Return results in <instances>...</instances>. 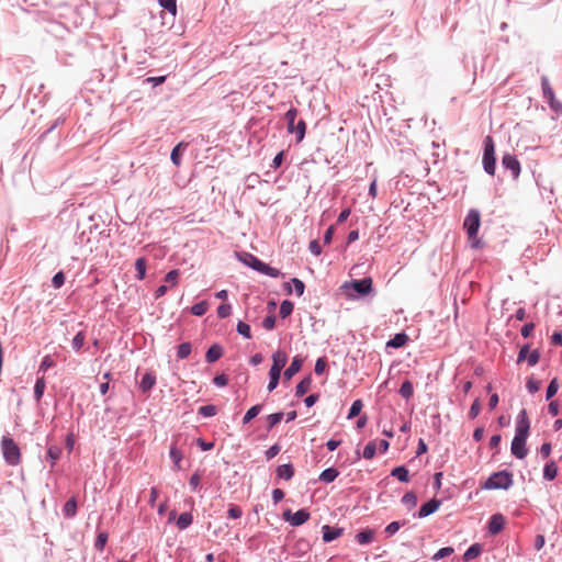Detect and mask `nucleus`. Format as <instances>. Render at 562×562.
<instances>
[{"label": "nucleus", "instance_id": "40", "mask_svg": "<svg viewBox=\"0 0 562 562\" xmlns=\"http://www.w3.org/2000/svg\"><path fill=\"white\" fill-rule=\"evenodd\" d=\"M293 134L296 135V143H301L306 134V123L304 120H299L293 127Z\"/></svg>", "mask_w": 562, "mask_h": 562}, {"label": "nucleus", "instance_id": "58", "mask_svg": "<svg viewBox=\"0 0 562 562\" xmlns=\"http://www.w3.org/2000/svg\"><path fill=\"white\" fill-rule=\"evenodd\" d=\"M291 283L293 285L294 292L297 296H302L305 291L304 282L299 278H292Z\"/></svg>", "mask_w": 562, "mask_h": 562}, {"label": "nucleus", "instance_id": "42", "mask_svg": "<svg viewBox=\"0 0 562 562\" xmlns=\"http://www.w3.org/2000/svg\"><path fill=\"white\" fill-rule=\"evenodd\" d=\"M284 417L283 412H277L269 414L267 416V429L271 430L273 427H276Z\"/></svg>", "mask_w": 562, "mask_h": 562}, {"label": "nucleus", "instance_id": "17", "mask_svg": "<svg viewBox=\"0 0 562 562\" xmlns=\"http://www.w3.org/2000/svg\"><path fill=\"white\" fill-rule=\"evenodd\" d=\"M224 349L220 344L211 345L205 352V361L207 363H214L222 358Z\"/></svg>", "mask_w": 562, "mask_h": 562}, {"label": "nucleus", "instance_id": "16", "mask_svg": "<svg viewBox=\"0 0 562 562\" xmlns=\"http://www.w3.org/2000/svg\"><path fill=\"white\" fill-rule=\"evenodd\" d=\"M408 335L405 331H400L386 341V347L400 349L403 348L408 342Z\"/></svg>", "mask_w": 562, "mask_h": 562}, {"label": "nucleus", "instance_id": "35", "mask_svg": "<svg viewBox=\"0 0 562 562\" xmlns=\"http://www.w3.org/2000/svg\"><path fill=\"white\" fill-rule=\"evenodd\" d=\"M169 457L173 461V465L177 470L181 469V461H182V453L180 450H178L176 445H171L169 450Z\"/></svg>", "mask_w": 562, "mask_h": 562}, {"label": "nucleus", "instance_id": "52", "mask_svg": "<svg viewBox=\"0 0 562 562\" xmlns=\"http://www.w3.org/2000/svg\"><path fill=\"white\" fill-rule=\"evenodd\" d=\"M452 547H442L440 548L431 558L432 561H439L443 558H447L453 553Z\"/></svg>", "mask_w": 562, "mask_h": 562}, {"label": "nucleus", "instance_id": "21", "mask_svg": "<svg viewBox=\"0 0 562 562\" xmlns=\"http://www.w3.org/2000/svg\"><path fill=\"white\" fill-rule=\"evenodd\" d=\"M61 452V448L55 445L47 448L45 458L52 468L55 467L57 461L60 459Z\"/></svg>", "mask_w": 562, "mask_h": 562}, {"label": "nucleus", "instance_id": "19", "mask_svg": "<svg viewBox=\"0 0 562 562\" xmlns=\"http://www.w3.org/2000/svg\"><path fill=\"white\" fill-rule=\"evenodd\" d=\"M188 143L180 142L171 150L170 159L176 167H179L182 161V154L187 149Z\"/></svg>", "mask_w": 562, "mask_h": 562}, {"label": "nucleus", "instance_id": "26", "mask_svg": "<svg viewBox=\"0 0 562 562\" xmlns=\"http://www.w3.org/2000/svg\"><path fill=\"white\" fill-rule=\"evenodd\" d=\"M541 90H542L543 99L547 102L553 101V99H555V93H554L547 76L541 77Z\"/></svg>", "mask_w": 562, "mask_h": 562}, {"label": "nucleus", "instance_id": "10", "mask_svg": "<svg viewBox=\"0 0 562 562\" xmlns=\"http://www.w3.org/2000/svg\"><path fill=\"white\" fill-rule=\"evenodd\" d=\"M235 256L238 259V261H240L243 265H245L246 267H248L259 273L263 269L265 261H262L261 259H259L257 256L252 255L251 252L236 251Z\"/></svg>", "mask_w": 562, "mask_h": 562}, {"label": "nucleus", "instance_id": "14", "mask_svg": "<svg viewBox=\"0 0 562 562\" xmlns=\"http://www.w3.org/2000/svg\"><path fill=\"white\" fill-rule=\"evenodd\" d=\"M344 533V528L341 527H333L329 525H324L322 527V538L325 543H329L336 539H338Z\"/></svg>", "mask_w": 562, "mask_h": 562}, {"label": "nucleus", "instance_id": "3", "mask_svg": "<svg viewBox=\"0 0 562 562\" xmlns=\"http://www.w3.org/2000/svg\"><path fill=\"white\" fill-rule=\"evenodd\" d=\"M480 226L481 213L476 209H471L463 221V229L465 231L470 246L473 249H480L483 246L481 238L477 237Z\"/></svg>", "mask_w": 562, "mask_h": 562}, {"label": "nucleus", "instance_id": "43", "mask_svg": "<svg viewBox=\"0 0 562 562\" xmlns=\"http://www.w3.org/2000/svg\"><path fill=\"white\" fill-rule=\"evenodd\" d=\"M362 407H363V403L361 400L353 401L351 406L349 407V411L347 414V419H353L357 416H359Z\"/></svg>", "mask_w": 562, "mask_h": 562}, {"label": "nucleus", "instance_id": "63", "mask_svg": "<svg viewBox=\"0 0 562 562\" xmlns=\"http://www.w3.org/2000/svg\"><path fill=\"white\" fill-rule=\"evenodd\" d=\"M280 451H281V446H280V443H278V442H277V443H274V445L270 446V447L266 450V452H265L266 459H267V460H271V459H273L276 456H278V454H279V452H280Z\"/></svg>", "mask_w": 562, "mask_h": 562}, {"label": "nucleus", "instance_id": "62", "mask_svg": "<svg viewBox=\"0 0 562 562\" xmlns=\"http://www.w3.org/2000/svg\"><path fill=\"white\" fill-rule=\"evenodd\" d=\"M530 352V346L529 344H525L520 347L519 351H518V356H517V360L516 362L519 364L521 363L522 361H526L527 358H528V355Z\"/></svg>", "mask_w": 562, "mask_h": 562}, {"label": "nucleus", "instance_id": "33", "mask_svg": "<svg viewBox=\"0 0 562 562\" xmlns=\"http://www.w3.org/2000/svg\"><path fill=\"white\" fill-rule=\"evenodd\" d=\"M262 411V404H256L252 405L248 411L245 413L243 417V425L249 424L254 418H256Z\"/></svg>", "mask_w": 562, "mask_h": 562}, {"label": "nucleus", "instance_id": "13", "mask_svg": "<svg viewBox=\"0 0 562 562\" xmlns=\"http://www.w3.org/2000/svg\"><path fill=\"white\" fill-rule=\"evenodd\" d=\"M304 359L301 356H294L290 366L283 372V379L285 381L291 380L296 373H299L302 369Z\"/></svg>", "mask_w": 562, "mask_h": 562}, {"label": "nucleus", "instance_id": "59", "mask_svg": "<svg viewBox=\"0 0 562 562\" xmlns=\"http://www.w3.org/2000/svg\"><path fill=\"white\" fill-rule=\"evenodd\" d=\"M232 314V305L229 303H222L217 307V316L220 318H226Z\"/></svg>", "mask_w": 562, "mask_h": 562}, {"label": "nucleus", "instance_id": "56", "mask_svg": "<svg viewBox=\"0 0 562 562\" xmlns=\"http://www.w3.org/2000/svg\"><path fill=\"white\" fill-rule=\"evenodd\" d=\"M480 412H481V403H480V398L476 397L473 401V403L469 409L468 416L470 419H475L479 416Z\"/></svg>", "mask_w": 562, "mask_h": 562}, {"label": "nucleus", "instance_id": "25", "mask_svg": "<svg viewBox=\"0 0 562 562\" xmlns=\"http://www.w3.org/2000/svg\"><path fill=\"white\" fill-rule=\"evenodd\" d=\"M373 537H374V530L371 529V528H366V529H362L360 530L357 535H356V540L359 544L361 546H367L369 543L372 542L373 540Z\"/></svg>", "mask_w": 562, "mask_h": 562}, {"label": "nucleus", "instance_id": "29", "mask_svg": "<svg viewBox=\"0 0 562 562\" xmlns=\"http://www.w3.org/2000/svg\"><path fill=\"white\" fill-rule=\"evenodd\" d=\"M78 503L75 497H70L63 507V514L66 518H74L77 514Z\"/></svg>", "mask_w": 562, "mask_h": 562}, {"label": "nucleus", "instance_id": "48", "mask_svg": "<svg viewBox=\"0 0 562 562\" xmlns=\"http://www.w3.org/2000/svg\"><path fill=\"white\" fill-rule=\"evenodd\" d=\"M376 443L374 440H371L369 441L364 449H363V452H362V457L366 459V460H371L374 458L375 453H376Z\"/></svg>", "mask_w": 562, "mask_h": 562}, {"label": "nucleus", "instance_id": "15", "mask_svg": "<svg viewBox=\"0 0 562 562\" xmlns=\"http://www.w3.org/2000/svg\"><path fill=\"white\" fill-rule=\"evenodd\" d=\"M155 384H156V374L151 371H147L142 376L138 386L143 393L147 394L153 390Z\"/></svg>", "mask_w": 562, "mask_h": 562}, {"label": "nucleus", "instance_id": "1", "mask_svg": "<svg viewBox=\"0 0 562 562\" xmlns=\"http://www.w3.org/2000/svg\"><path fill=\"white\" fill-rule=\"evenodd\" d=\"M530 434V422L526 409H521L516 419L515 436L512 440L510 452L512 454L521 460L527 457V439Z\"/></svg>", "mask_w": 562, "mask_h": 562}, {"label": "nucleus", "instance_id": "5", "mask_svg": "<svg viewBox=\"0 0 562 562\" xmlns=\"http://www.w3.org/2000/svg\"><path fill=\"white\" fill-rule=\"evenodd\" d=\"M514 484L513 473L508 470L493 472L481 485L483 490H508Z\"/></svg>", "mask_w": 562, "mask_h": 562}, {"label": "nucleus", "instance_id": "61", "mask_svg": "<svg viewBox=\"0 0 562 562\" xmlns=\"http://www.w3.org/2000/svg\"><path fill=\"white\" fill-rule=\"evenodd\" d=\"M327 361L325 357H319L314 367V372L316 375H322L326 370Z\"/></svg>", "mask_w": 562, "mask_h": 562}, {"label": "nucleus", "instance_id": "32", "mask_svg": "<svg viewBox=\"0 0 562 562\" xmlns=\"http://www.w3.org/2000/svg\"><path fill=\"white\" fill-rule=\"evenodd\" d=\"M136 279L144 280L146 278L147 261L145 257H139L135 261Z\"/></svg>", "mask_w": 562, "mask_h": 562}, {"label": "nucleus", "instance_id": "7", "mask_svg": "<svg viewBox=\"0 0 562 562\" xmlns=\"http://www.w3.org/2000/svg\"><path fill=\"white\" fill-rule=\"evenodd\" d=\"M1 449L4 461L9 465H18L21 461V451L18 443L10 436H3L1 440Z\"/></svg>", "mask_w": 562, "mask_h": 562}, {"label": "nucleus", "instance_id": "9", "mask_svg": "<svg viewBox=\"0 0 562 562\" xmlns=\"http://www.w3.org/2000/svg\"><path fill=\"white\" fill-rule=\"evenodd\" d=\"M502 168L509 171L513 179H518L521 172V166L516 155L505 153L502 157Z\"/></svg>", "mask_w": 562, "mask_h": 562}, {"label": "nucleus", "instance_id": "8", "mask_svg": "<svg viewBox=\"0 0 562 562\" xmlns=\"http://www.w3.org/2000/svg\"><path fill=\"white\" fill-rule=\"evenodd\" d=\"M311 517V514L307 508H301L295 513H292L291 509H285L282 513V518L284 521L289 522L293 527H299L305 524Z\"/></svg>", "mask_w": 562, "mask_h": 562}, {"label": "nucleus", "instance_id": "54", "mask_svg": "<svg viewBox=\"0 0 562 562\" xmlns=\"http://www.w3.org/2000/svg\"><path fill=\"white\" fill-rule=\"evenodd\" d=\"M540 381L536 380L532 375L527 379L526 387L530 394H535L540 390Z\"/></svg>", "mask_w": 562, "mask_h": 562}, {"label": "nucleus", "instance_id": "6", "mask_svg": "<svg viewBox=\"0 0 562 562\" xmlns=\"http://www.w3.org/2000/svg\"><path fill=\"white\" fill-rule=\"evenodd\" d=\"M482 166L485 173L494 176L496 171L495 143L491 135L483 139Z\"/></svg>", "mask_w": 562, "mask_h": 562}, {"label": "nucleus", "instance_id": "37", "mask_svg": "<svg viewBox=\"0 0 562 562\" xmlns=\"http://www.w3.org/2000/svg\"><path fill=\"white\" fill-rule=\"evenodd\" d=\"M45 379L43 376L37 378L34 384V398L36 402H40L42 400L45 392Z\"/></svg>", "mask_w": 562, "mask_h": 562}, {"label": "nucleus", "instance_id": "39", "mask_svg": "<svg viewBox=\"0 0 562 562\" xmlns=\"http://www.w3.org/2000/svg\"><path fill=\"white\" fill-rule=\"evenodd\" d=\"M108 539H109V533L108 531H99L97 533V538H95V541H94V549L97 551H100L102 552L106 546V542H108Z\"/></svg>", "mask_w": 562, "mask_h": 562}, {"label": "nucleus", "instance_id": "34", "mask_svg": "<svg viewBox=\"0 0 562 562\" xmlns=\"http://www.w3.org/2000/svg\"><path fill=\"white\" fill-rule=\"evenodd\" d=\"M398 394L406 401H408L414 394V386L409 380H405L398 390Z\"/></svg>", "mask_w": 562, "mask_h": 562}, {"label": "nucleus", "instance_id": "31", "mask_svg": "<svg viewBox=\"0 0 562 562\" xmlns=\"http://www.w3.org/2000/svg\"><path fill=\"white\" fill-rule=\"evenodd\" d=\"M558 475V465L554 461L547 462L543 467V479L553 481Z\"/></svg>", "mask_w": 562, "mask_h": 562}, {"label": "nucleus", "instance_id": "38", "mask_svg": "<svg viewBox=\"0 0 562 562\" xmlns=\"http://www.w3.org/2000/svg\"><path fill=\"white\" fill-rule=\"evenodd\" d=\"M294 310V303L290 300H283L280 304L279 314L281 318L289 317Z\"/></svg>", "mask_w": 562, "mask_h": 562}, {"label": "nucleus", "instance_id": "44", "mask_svg": "<svg viewBox=\"0 0 562 562\" xmlns=\"http://www.w3.org/2000/svg\"><path fill=\"white\" fill-rule=\"evenodd\" d=\"M207 301H200L191 306L190 312L194 316H203L207 312Z\"/></svg>", "mask_w": 562, "mask_h": 562}, {"label": "nucleus", "instance_id": "36", "mask_svg": "<svg viewBox=\"0 0 562 562\" xmlns=\"http://www.w3.org/2000/svg\"><path fill=\"white\" fill-rule=\"evenodd\" d=\"M159 7L166 10L172 18L177 15V0H157Z\"/></svg>", "mask_w": 562, "mask_h": 562}, {"label": "nucleus", "instance_id": "53", "mask_svg": "<svg viewBox=\"0 0 562 562\" xmlns=\"http://www.w3.org/2000/svg\"><path fill=\"white\" fill-rule=\"evenodd\" d=\"M260 273L271 277V278H279L282 276V272L279 269L271 267L270 265H268L266 262H265L263 269L261 270Z\"/></svg>", "mask_w": 562, "mask_h": 562}, {"label": "nucleus", "instance_id": "64", "mask_svg": "<svg viewBox=\"0 0 562 562\" xmlns=\"http://www.w3.org/2000/svg\"><path fill=\"white\" fill-rule=\"evenodd\" d=\"M179 274L180 272L178 269L168 271L165 276V282L170 283L172 286L176 285Z\"/></svg>", "mask_w": 562, "mask_h": 562}, {"label": "nucleus", "instance_id": "23", "mask_svg": "<svg viewBox=\"0 0 562 562\" xmlns=\"http://www.w3.org/2000/svg\"><path fill=\"white\" fill-rule=\"evenodd\" d=\"M338 475L339 471L335 467H329L321 472L318 480L323 483L329 484L334 482Z\"/></svg>", "mask_w": 562, "mask_h": 562}, {"label": "nucleus", "instance_id": "30", "mask_svg": "<svg viewBox=\"0 0 562 562\" xmlns=\"http://www.w3.org/2000/svg\"><path fill=\"white\" fill-rule=\"evenodd\" d=\"M297 110L294 106H291L284 114V119L286 121V131L290 134H293V127L295 126V120L297 117Z\"/></svg>", "mask_w": 562, "mask_h": 562}, {"label": "nucleus", "instance_id": "55", "mask_svg": "<svg viewBox=\"0 0 562 562\" xmlns=\"http://www.w3.org/2000/svg\"><path fill=\"white\" fill-rule=\"evenodd\" d=\"M277 316L273 313L268 314L262 321V327L272 330L276 327Z\"/></svg>", "mask_w": 562, "mask_h": 562}, {"label": "nucleus", "instance_id": "12", "mask_svg": "<svg viewBox=\"0 0 562 562\" xmlns=\"http://www.w3.org/2000/svg\"><path fill=\"white\" fill-rule=\"evenodd\" d=\"M506 518L503 514L496 513L493 514L487 521V532L491 536L498 535L505 527Z\"/></svg>", "mask_w": 562, "mask_h": 562}, {"label": "nucleus", "instance_id": "41", "mask_svg": "<svg viewBox=\"0 0 562 562\" xmlns=\"http://www.w3.org/2000/svg\"><path fill=\"white\" fill-rule=\"evenodd\" d=\"M192 351V345L189 341L182 342L177 348V358L180 360L187 359Z\"/></svg>", "mask_w": 562, "mask_h": 562}, {"label": "nucleus", "instance_id": "28", "mask_svg": "<svg viewBox=\"0 0 562 562\" xmlns=\"http://www.w3.org/2000/svg\"><path fill=\"white\" fill-rule=\"evenodd\" d=\"M192 522L193 515L190 512L181 513L176 520V525L180 530H186L192 525Z\"/></svg>", "mask_w": 562, "mask_h": 562}, {"label": "nucleus", "instance_id": "24", "mask_svg": "<svg viewBox=\"0 0 562 562\" xmlns=\"http://www.w3.org/2000/svg\"><path fill=\"white\" fill-rule=\"evenodd\" d=\"M391 476L397 479L402 483L409 482V471L404 464L393 468L391 471Z\"/></svg>", "mask_w": 562, "mask_h": 562}, {"label": "nucleus", "instance_id": "47", "mask_svg": "<svg viewBox=\"0 0 562 562\" xmlns=\"http://www.w3.org/2000/svg\"><path fill=\"white\" fill-rule=\"evenodd\" d=\"M86 340V334L85 331H78L75 337L72 338L71 346L72 349L78 352L83 347Z\"/></svg>", "mask_w": 562, "mask_h": 562}, {"label": "nucleus", "instance_id": "46", "mask_svg": "<svg viewBox=\"0 0 562 562\" xmlns=\"http://www.w3.org/2000/svg\"><path fill=\"white\" fill-rule=\"evenodd\" d=\"M405 525H406V520H403V521H398V520L392 521V522H390L385 527L384 532L386 533L387 537H392L393 535H395Z\"/></svg>", "mask_w": 562, "mask_h": 562}, {"label": "nucleus", "instance_id": "22", "mask_svg": "<svg viewBox=\"0 0 562 562\" xmlns=\"http://www.w3.org/2000/svg\"><path fill=\"white\" fill-rule=\"evenodd\" d=\"M482 552H483V546L479 542H475V543H472L465 550L462 558L465 562H469V561L477 558L479 555H481Z\"/></svg>", "mask_w": 562, "mask_h": 562}, {"label": "nucleus", "instance_id": "18", "mask_svg": "<svg viewBox=\"0 0 562 562\" xmlns=\"http://www.w3.org/2000/svg\"><path fill=\"white\" fill-rule=\"evenodd\" d=\"M294 467L292 463H285L278 465L276 469V475L279 480L289 481L294 476Z\"/></svg>", "mask_w": 562, "mask_h": 562}, {"label": "nucleus", "instance_id": "4", "mask_svg": "<svg viewBox=\"0 0 562 562\" xmlns=\"http://www.w3.org/2000/svg\"><path fill=\"white\" fill-rule=\"evenodd\" d=\"M288 361V355L282 350H277L272 353V366L269 370V383L267 390L272 392L277 389L280 382L282 370Z\"/></svg>", "mask_w": 562, "mask_h": 562}, {"label": "nucleus", "instance_id": "60", "mask_svg": "<svg viewBox=\"0 0 562 562\" xmlns=\"http://www.w3.org/2000/svg\"><path fill=\"white\" fill-rule=\"evenodd\" d=\"M241 515H243V510H241V508L238 505L229 504L228 510H227V516L229 518L238 519V518L241 517Z\"/></svg>", "mask_w": 562, "mask_h": 562}, {"label": "nucleus", "instance_id": "50", "mask_svg": "<svg viewBox=\"0 0 562 562\" xmlns=\"http://www.w3.org/2000/svg\"><path fill=\"white\" fill-rule=\"evenodd\" d=\"M236 331L243 336L245 339H250L251 338V328L250 326L243 322V321H239L237 323V326H236Z\"/></svg>", "mask_w": 562, "mask_h": 562}, {"label": "nucleus", "instance_id": "2", "mask_svg": "<svg viewBox=\"0 0 562 562\" xmlns=\"http://www.w3.org/2000/svg\"><path fill=\"white\" fill-rule=\"evenodd\" d=\"M341 289L351 300H361L374 292L373 280L371 277L347 281L341 285Z\"/></svg>", "mask_w": 562, "mask_h": 562}, {"label": "nucleus", "instance_id": "51", "mask_svg": "<svg viewBox=\"0 0 562 562\" xmlns=\"http://www.w3.org/2000/svg\"><path fill=\"white\" fill-rule=\"evenodd\" d=\"M559 390V382H558V379L557 378H553L548 386H547V390H546V400L547 401H550L558 392Z\"/></svg>", "mask_w": 562, "mask_h": 562}, {"label": "nucleus", "instance_id": "11", "mask_svg": "<svg viewBox=\"0 0 562 562\" xmlns=\"http://www.w3.org/2000/svg\"><path fill=\"white\" fill-rule=\"evenodd\" d=\"M442 504V501L436 497H432L420 505L419 509L413 514L415 518L424 519L434 513H436Z\"/></svg>", "mask_w": 562, "mask_h": 562}, {"label": "nucleus", "instance_id": "49", "mask_svg": "<svg viewBox=\"0 0 562 562\" xmlns=\"http://www.w3.org/2000/svg\"><path fill=\"white\" fill-rule=\"evenodd\" d=\"M402 503L408 508H414L417 505V496L414 492H407L402 497Z\"/></svg>", "mask_w": 562, "mask_h": 562}, {"label": "nucleus", "instance_id": "27", "mask_svg": "<svg viewBox=\"0 0 562 562\" xmlns=\"http://www.w3.org/2000/svg\"><path fill=\"white\" fill-rule=\"evenodd\" d=\"M312 381L313 379L311 374L304 376L295 386V396L302 397L304 394H306L312 385Z\"/></svg>", "mask_w": 562, "mask_h": 562}, {"label": "nucleus", "instance_id": "57", "mask_svg": "<svg viewBox=\"0 0 562 562\" xmlns=\"http://www.w3.org/2000/svg\"><path fill=\"white\" fill-rule=\"evenodd\" d=\"M65 280H66V277H65L64 271H58L52 278V285L55 289H60L65 284Z\"/></svg>", "mask_w": 562, "mask_h": 562}, {"label": "nucleus", "instance_id": "20", "mask_svg": "<svg viewBox=\"0 0 562 562\" xmlns=\"http://www.w3.org/2000/svg\"><path fill=\"white\" fill-rule=\"evenodd\" d=\"M311 550V543L305 538H300L293 546V554L296 558H303Z\"/></svg>", "mask_w": 562, "mask_h": 562}, {"label": "nucleus", "instance_id": "45", "mask_svg": "<svg viewBox=\"0 0 562 562\" xmlns=\"http://www.w3.org/2000/svg\"><path fill=\"white\" fill-rule=\"evenodd\" d=\"M217 413V407L213 404L203 405L198 409V414L204 418L213 417Z\"/></svg>", "mask_w": 562, "mask_h": 562}]
</instances>
